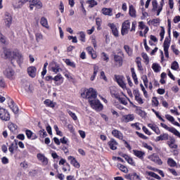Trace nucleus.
I'll use <instances>...</instances> for the list:
<instances>
[{"label": "nucleus", "instance_id": "1", "mask_svg": "<svg viewBox=\"0 0 180 180\" xmlns=\"http://www.w3.org/2000/svg\"><path fill=\"white\" fill-rule=\"evenodd\" d=\"M82 98H85L89 99V102L97 98L98 94H96V91H95L93 88H90L84 91V92L81 94Z\"/></svg>", "mask_w": 180, "mask_h": 180}, {"label": "nucleus", "instance_id": "2", "mask_svg": "<svg viewBox=\"0 0 180 180\" xmlns=\"http://www.w3.org/2000/svg\"><path fill=\"white\" fill-rule=\"evenodd\" d=\"M92 109H94L97 112H101L102 109H103V105L101 103V101L96 98L90 99V102H89Z\"/></svg>", "mask_w": 180, "mask_h": 180}, {"label": "nucleus", "instance_id": "3", "mask_svg": "<svg viewBox=\"0 0 180 180\" xmlns=\"http://www.w3.org/2000/svg\"><path fill=\"white\" fill-rule=\"evenodd\" d=\"M14 61H16L18 64H21L23 61V57L22 56V54L18 51L13 52V58L11 59V62L14 63Z\"/></svg>", "mask_w": 180, "mask_h": 180}, {"label": "nucleus", "instance_id": "4", "mask_svg": "<svg viewBox=\"0 0 180 180\" xmlns=\"http://www.w3.org/2000/svg\"><path fill=\"white\" fill-rule=\"evenodd\" d=\"M129 30H130V21L125 20L122 25L121 34L124 36L129 33Z\"/></svg>", "mask_w": 180, "mask_h": 180}, {"label": "nucleus", "instance_id": "5", "mask_svg": "<svg viewBox=\"0 0 180 180\" xmlns=\"http://www.w3.org/2000/svg\"><path fill=\"white\" fill-rule=\"evenodd\" d=\"M171 43V38L166 37L163 44L165 56L167 58H169V53H168V49H169V44Z\"/></svg>", "mask_w": 180, "mask_h": 180}, {"label": "nucleus", "instance_id": "6", "mask_svg": "<svg viewBox=\"0 0 180 180\" xmlns=\"http://www.w3.org/2000/svg\"><path fill=\"white\" fill-rule=\"evenodd\" d=\"M148 160L150 161H153V162H155V164H158V165H162V160L160 158V156L158 155L153 153V155H150L148 156Z\"/></svg>", "mask_w": 180, "mask_h": 180}, {"label": "nucleus", "instance_id": "7", "mask_svg": "<svg viewBox=\"0 0 180 180\" xmlns=\"http://www.w3.org/2000/svg\"><path fill=\"white\" fill-rule=\"evenodd\" d=\"M134 119H136V117H134V114L124 115L121 117V122L122 123H129V122H133Z\"/></svg>", "mask_w": 180, "mask_h": 180}, {"label": "nucleus", "instance_id": "8", "mask_svg": "<svg viewBox=\"0 0 180 180\" xmlns=\"http://www.w3.org/2000/svg\"><path fill=\"white\" fill-rule=\"evenodd\" d=\"M0 119H1V120H4L5 122H8V120L11 119L9 112H8V111L4 108H0Z\"/></svg>", "mask_w": 180, "mask_h": 180}, {"label": "nucleus", "instance_id": "9", "mask_svg": "<svg viewBox=\"0 0 180 180\" xmlns=\"http://www.w3.org/2000/svg\"><path fill=\"white\" fill-rule=\"evenodd\" d=\"M49 67H51V70L53 72H55V74H57L61 71V68H60V65L54 61L50 63Z\"/></svg>", "mask_w": 180, "mask_h": 180}, {"label": "nucleus", "instance_id": "10", "mask_svg": "<svg viewBox=\"0 0 180 180\" xmlns=\"http://www.w3.org/2000/svg\"><path fill=\"white\" fill-rule=\"evenodd\" d=\"M110 93L112 98H115V99H119L120 95L119 94V91H117V89L115 86L110 87Z\"/></svg>", "mask_w": 180, "mask_h": 180}, {"label": "nucleus", "instance_id": "11", "mask_svg": "<svg viewBox=\"0 0 180 180\" xmlns=\"http://www.w3.org/2000/svg\"><path fill=\"white\" fill-rule=\"evenodd\" d=\"M4 74L7 78L12 79V77L15 75V71L11 67H8L4 71Z\"/></svg>", "mask_w": 180, "mask_h": 180}, {"label": "nucleus", "instance_id": "12", "mask_svg": "<svg viewBox=\"0 0 180 180\" xmlns=\"http://www.w3.org/2000/svg\"><path fill=\"white\" fill-rule=\"evenodd\" d=\"M133 154L139 160H144V157L146 156V152L139 150H133Z\"/></svg>", "mask_w": 180, "mask_h": 180}, {"label": "nucleus", "instance_id": "13", "mask_svg": "<svg viewBox=\"0 0 180 180\" xmlns=\"http://www.w3.org/2000/svg\"><path fill=\"white\" fill-rule=\"evenodd\" d=\"M8 106L11 109V110L13 112V113H18L19 112V108L18 105H15V102H13V100L10 99V102L8 103Z\"/></svg>", "mask_w": 180, "mask_h": 180}, {"label": "nucleus", "instance_id": "14", "mask_svg": "<svg viewBox=\"0 0 180 180\" xmlns=\"http://www.w3.org/2000/svg\"><path fill=\"white\" fill-rule=\"evenodd\" d=\"M5 23L7 27H11L12 25V15L9 13L5 14Z\"/></svg>", "mask_w": 180, "mask_h": 180}, {"label": "nucleus", "instance_id": "15", "mask_svg": "<svg viewBox=\"0 0 180 180\" xmlns=\"http://www.w3.org/2000/svg\"><path fill=\"white\" fill-rule=\"evenodd\" d=\"M36 72H37V69L34 66H31L27 68L28 75H30L31 78L36 77Z\"/></svg>", "mask_w": 180, "mask_h": 180}, {"label": "nucleus", "instance_id": "16", "mask_svg": "<svg viewBox=\"0 0 180 180\" xmlns=\"http://www.w3.org/2000/svg\"><path fill=\"white\" fill-rule=\"evenodd\" d=\"M108 26L110 27L113 36L119 37V30H117V27H116L114 23H109Z\"/></svg>", "mask_w": 180, "mask_h": 180}, {"label": "nucleus", "instance_id": "17", "mask_svg": "<svg viewBox=\"0 0 180 180\" xmlns=\"http://www.w3.org/2000/svg\"><path fill=\"white\" fill-rule=\"evenodd\" d=\"M37 157L38 160L42 162L43 165H47V164H49V159H47L44 155L38 153Z\"/></svg>", "mask_w": 180, "mask_h": 180}, {"label": "nucleus", "instance_id": "18", "mask_svg": "<svg viewBox=\"0 0 180 180\" xmlns=\"http://www.w3.org/2000/svg\"><path fill=\"white\" fill-rule=\"evenodd\" d=\"M68 160L70 161V164L75 167V168H79L81 167V165H79V162L77 161V159L72 156H68Z\"/></svg>", "mask_w": 180, "mask_h": 180}, {"label": "nucleus", "instance_id": "19", "mask_svg": "<svg viewBox=\"0 0 180 180\" xmlns=\"http://www.w3.org/2000/svg\"><path fill=\"white\" fill-rule=\"evenodd\" d=\"M167 145L169 146V148H178V145L175 144V139L172 137H169V141H167Z\"/></svg>", "mask_w": 180, "mask_h": 180}, {"label": "nucleus", "instance_id": "20", "mask_svg": "<svg viewBox=\"0 0 180 180\" xmlns=\"http://www.w3.org/2000/svg\"><path fill=\"white\" fill-rule=\"evenodd\" d=\"M134 95L135 96V100L136 101V102H138V103H139L140 105H143V103H144L143 98H141V96H140V93L139 92V91L135 90L134 91Z\"/></svg>", "mask_w": 180, "mask_h": 180}, {"label": "nucleus", "instance_id": "21", "mask_svg": "<svg viewBox=\"0 0 180 180\" xmlns=\"http://www.w3.org/2000/svg\"><path fill=\"white\" fill-rule=\"evenodd\" d=\"M112 134L114 136V137H116V139H119V140H123V134H122L120 131L114 129L112 131Z\"/></svg>", "mask_w": 180, "mask_h": 180}, {"label": "nucleus", "instance_id": "22", "mask_svg": "<svg viewBox=\"0 0 180 180\" xmlns=\"http://www.w3.org/2000/svg\"><path fill=\"white\" fill-rule=\"evenodd\" d=\"M125 178L129 180H140V176L137 173H132L125 176Z\"/></svg>", "mask_w": 180, "mask_h": 180}, {"label": "nucleus", "instance_id": "23", "mask_svg": "<svg viewBox=\"0 0 180 180\" xmlns=\"http://www.w3.org/2000/svg\"><path fill=\"white\" fill-rule=\"evenodd\" d=\"M108 146L111 150H117V142L115 139H111L108 142Z\"/></svg>", "mask_w": 180, "mask_h": 180}, {"label": "nucleus", "instance_id": "24", "mask_svg": "<svg viewBox=\"0 0 180 180\" xmlns=\"http://www.w3.org/2000/svg\"><path fill=\"white\" fill-rule=\"evenodd\" d=\"M122 157L127 161L128 164H130V165H132L133 167H136V162H134L133 158L129 157L127 155H123Z\"/></svg>", "mask_w": 180, "mask_h": 180}, {"label": "nucleus", "instance_id": "25", "mask_svg": "<svg viewBox=\"0 0 180 180\" xmlns=\"http://www.w3.org/2000/svg\"><path fill=\"white\" fill-rule=\"evenodd\" d=\"M114 60L115 63H117V65H118V67H122V65H123V60L122 59L121 56L115 55Z\"/></svg>", "mask_w": 180, "mask_h": 180}, {"label": "nucleus", "instance_id": "26", "mask_svg": "<svg viewBox=\"0 0 180 180\" xmlns=\"http://www.w3.org/2000/svg\"><path fill=\"white\" fill-rule=\"evenodd\" d=\"M169 136L168 134H162L156 138V141H162L164 140H169Z\"/></svg>", "mask_w": 180, "mask_h": 180}, {"label": "nucleus", "instance_id": "27", "mask_svg": "<svg viewBox=\"0 0 180 180\" xmlns=\"http://www.w3.org/2000/svg\"><path fill=\"white\" fill-rule=\"evenodd\" d=\"M8 127L9 129V130H11L12 131V133H16L17 130H18V125L10 122L8 123Z\"/></svg>", "mask_w": 180, "mask_h": 180}, {"label": "nucleus", "instance_id": "28", "mask_svg": "<svg viewBox=\"0 0 180 180\" xmlns=\"http://www.w3.org/2000/svg\"><path fill=\"white\" fill-rule=\"evenodd\" d=\"M116 80H117L118 85H120V86H121V88H122V89H124L126 88V84L124 83V82H123V79H122V77H117Z\"/></svg>", "mask_w": 180, "mask_h": 180}, {"label": "nucleus", "instance_id": "29", "mask_svg": "<svg viewBox=\"0 0 180 180\" xmlns=\"http://www.w3.org/2000/svg\"><path fill=\"white\" fill-rule=\"evenodd\" d=\"M98 71H99V66L94 65V74L91 77V81H94L95 79V77H96V75L98 74Z\"/></svg>", "mask_w": 180, "mask_h": 180}, {"label": "nucleus", "instance_id": "30", "mask_svg": "<svg viewBox=\"0 0 180 180\" xmlns=\"http://www.w3.org/2000/svg\"><path fill=\"white\" fill-rule=\"evenodd\" d=\"M86 50L88 51V53L91 56V58L95 60V58H96V53H94V48H92L91 46H88L86 48Z\"/></svg>", "mask_w": 180, "mask_h": 180}, {"label": "nucleus", "instance_id": "31", "mask_svg": "<svg viewBox=\"0 0 180 180\" xmlns=\"http://www.w3.org/2000/svg\"><path fill=\"white\" fill-rule=\"evenodd\" d=\"M13 6L15 9H19L23 6V4H22L21 0L14 1L13 3Z\"/></svg>", "mask_w": 180, "mask_h": 180}, {"label": "nucleus", "instance_id": "32", "mask_svg": "<svg viewBox=\"0 0 180 180\" xmlns=\"http://www.w3.org/2000/svg\"><path fill=\"white\" fill-rule=\"evenodd\" d=\"M101 12L103 15H105L108 16H112V8H103Z\"/></svg>", "mask_w": 180, "mask_h": 180}, {"label": "nucleus", "instance_id": "33", "mask_svg": "<svg viewBox=\"0 0 180 180\" xmlns=\"http://www.w3.org/2000/svg\"><path fill=\"white\" fill-rule=\"evenodd\" d=\"M26 92L28 94H32L33 92V87L30 86V83H26L25 84L23 85Z\"/></svg>", "mask_w": 180, "mask_h": 180}, {"label": "nucleus", "instance_id": "34", "mask_svg": "<svg viewBox=\"0 0 180 180\" xmlns=\"http://www.w3.org/2000/svg\"><path fill=\"white\" fill-rule=\"evenodd\" d=\"M86 4H88L89 8H94L98 5V2L95 0H88L86 1Z\"/></svg>", "mask_w": 180, "mask_h": 180}, {"label": "nucleus", "instance_id": "35", "mask_svg": "<svg viewBox=\"0 0 180 180\" xmlns=\"http://www.w3.org/2000/svg\"><path fill=\"white\" fill-rule=\"evenodd\" d=\"M41 25L44 27H46V29H49V22H47V18L42 17L41 18Z\"/></svg>", "mask_w": 180, "mask_h": 180}, {"label": "nucleus", "instance_id": "36", "mask_svg": "<svg viewBox=\"0 0 180 180\" xmlns=\"http://www.w3.org/2000/svg\"><path fill=\"white\" fill-rule=\"evenodd\" d=\"M129 15L131 18H136V9L133 5L129 6Z\"/></svg>", "mask_w": 180, "mask_h": 180}, {"label": "nucleus", "instance_id": "37", "mask_svg": "<svg viewBox=\"0 0 180 180\" xmlns=\"http://www.w3.org/2000/svg\"><path fill=\"white\" fill-rule=\"evenodd\" d=\"M136 63L139 71H143V65H141V58H136Z\"/></svg>", "mask_w": 180, "mask_h": 180}, {"label": "nucleus", "instance_id": "38", "mask_svg": "<svg viewBox=\"0 0 180 180\" xmlns=\"http://www.w3.org/2000/svg\"><path fill=\"white\" fill-rule=\"evenodd\" d=\"M124 49L126 53L128 54V56H131L133 54V50L128 45H124Z\"/></svg>", "mask_w": 180, "mask_h": 180}, {"label": "nucleus", "instance_id": "39", "mask_svg": "<svg viewBox=\"0 0 180 180\" xmlns=\"http://www.w3.org/2000/svg\"><path fill=\"white\" fill-rule=\"evenodd\" d=\"M117 167L119 168V169H120V171L124 172L125 174H127V172H129V169H127V167L122 164H118Z\"/></svg>", "mask_w": 180, "mask_h": 180}, {"label": "nucleus", "instance_id": "40", "mask_svg": "<svg viewBox=\"0 0 180 180\" xmlns=\"http://www.w3.org/2000/svg\"><path fill=\"white\" fill-rule=\"evenodd\" d=\"M152 68L155 72H160V70H161V67L160 65H158V63H153L152 65Z\"/></svg>", "mask_w": 180, "mask_h": 180}, {"label": "nucleus", "instance_id": "41", "mask_svg": "<svg viewBox=\"0 0 180 180\" xmlns=\"http://www.w3.org/2000/svg\"><path fill=\"white\" fill-rule=\"evenodd\" d=\"M39 0H30V11H33V8L37 6Z\"/></svg>", "mask_w": 180, "mask_h": 180}, {"label": "nucleus", "instance_id": "42", "mask_svg": "<svg viewBox=\"0 0 180 180\" xmlns=\"http://www.w3.org/2000/svg\"><path fill=\"white\" fill-rule=\"evenodd\" d=\"M167 164L169 167H176V162L171 158L168 159Z\"/></svg>", "mask_w": 180, "mask_h": 180}, {"label": "nucleus", "instance_id": "43", "mask_svg": "<svg viewBox=\"0 0 180 180\" xmlns=\"http://www.w3.org/2000/svg\"><path fill=\"white\" fill-rule=\"evenodd\" d=\"M44 103L45 105H46V106H49L50 108H54V106H56L54 103L49 99L46 100Z\"/></svg>", "mask_w": 180, "mask_h": 180}, {"label": "nucleus", "instance_id": "44", "mask_svg": "<svg viewBox=\"0 0 180 180\" xmlns=\"http://www.w3.org/2000/svg\"><path fill=\"white\" fill-rule=\"evenodd\" d=\"M148 174V175H150V176H153V178H155V179L161 180V176H160L158 174L153 172H149Z\"/></svg>", "mask_w": 180, "mask_h": 180}, {"label": "nucleus", "instance_id": "45", "mask_svg": "<svg viewBox=\"0 0 180 180\" xmlns=\"http://www.w3.org/2000/svg\"><path fill=\"white\" fill-rule=\"evenodd\" d=\"M65 63V64H67V65H69V67H72V68H75V63H74V62H71V60L66 59Z\"/></svg>", "mask_w": 180, "mask_h": 180}, {"label": "nucleus", "instance_id": "46", "mask_svg": "<svg viewBox=\"0 0 180 180\" xmlns=\"http://www.w3.org/2000/svg\"><path fill=\"white\" fill-rule=\"evenodd\" d=\"M35 39L37 43H39L40 40H43V34H41V33L35 34Z\"/></svg>", "mask_w": 180, "mask_h": 180}, {"label": "nucleus", "instance_id": "47", "mask_svg": "<svg viewBox=\"0 0 180 180\" xmlns=\"http://www.w3.org/2000/svg\"><path fill=\"white\" fill-rule=\"evenodd\" d=\"M39 136L41 137V139H44V137L47 136V132H46V130L41 129L39 131Z\"/></svg>", "mask_w": 180, "mask_h": 180}, {"label": "nucleus", "instance_id": "48", "mask_svg": "<svg viewBox=\"0 0 180 180\" xmlns=\"http://www.w3.org/2000/svg\"><path fill=\"white\" fill-rule=\"evenodd\" d=\"M170 133H173V134H174V136H176L177 137H179L180 139V132L176 130V129L175 128H172V130L170 131Z\"/></svg>", "mask_w": 180, "mask_h": 180}, {"label": "nucleus", "instance_id": "49", "mask_svg": "<svg viewBox=\"0 0 180 180\" xmlns=\"http://www.w3.org/2000/svg\"><path fill=\"white\" fill-rule=\"evenodd\" d=\"M167 26H168V34L169 37L168 39H171V20H167Z\"/></svg>", "mask_w": 180, "mask_h": 180}, {"label": "nucleus", "instance_id": "50", "mask_svg": "<svg viewBox=\"0 0 180 180\" xmlns=\"http://www.w3.org/2000/svg\"><path fill=\"white\" fill-rule=\"evenodd\" d=\"M172 70H176L178 68H179V65H178V63L176 61H174L172 63L171 66Z\"/></svg>", "mask_w": 180, "mask_h": 180}, {"label": "nucleus", "instance_id": "51", "mask_svg": "<svg viewBox=\"0 0 180 180\" xmlns=\"http://www.w3.org/2000/svg\"><path fill=\"white\" fill-rule=\"evenodd\" d=\"M160 126H162L163 129H165V130H167L168 131H170V132L173 129V127H169L166 124H164V123H160Z\"/></svg>", "mask_w": 180, "mask_h": 180}, {"label": "nucleus", "instance_id": "52", "mask_svg": "<svg viewBox=\"0 0 180 180\" xmlns=\"http://www.w3.org/2000/svg\"><path fill=\"white\" fill-rule=\"evenodd\" d=\"M146 27H147V26L144 25V22L143 21L139 22V30H143V29H145Z\"/></svg>", "mask_w": 180, "mask_h": 180}, {"label": "nucleus", "instance_id": "53", "mask_svg": "<svg viewBox=\"0 0 180 180\" xmlns=\"http://www.w3.org/2000/svg\"><path fill=\"white\" fill-rule=\"evenodd\" d=\"M131 127H135L136 130H141V128L140 127V123L136 122L131 124Z\"/></svg>", "mask_w": 180, "mask_h": 180}, {"label": "nucleus", "instance_id": "54", "mask_svg": "<svg viewBox=\"0 0 180 180\" xmlns=\"http://www.w3.org/2000/svg\"><path fill=\"white\" fill-rule=\"evenodd\" d=\"M68 113L73 119V120H77V117L75 113L72 112L71 110H68Z\"/></svg>", "mask_w": 180, "mask_h": 180}, {"label": "nucleus", "instance_id": "55", "mask_svg": "<svg viewBox=\"0 0 180 180\" xmlns=\"http://www.w3.org/2000/svg\"><path fill=\"white\" fill-rule=\"evenodd\" d=\"M162 6H164V1L160 2V6L158 7L157 16H160V13H161V11H162Z\"/></svg>", "mask_w": 180, "mask_h": 180}, {"label": "nucleus", "instance_id": "56", "mask_svg": "<svg viewBox=\"0 0 180 180\" xmlns=\"http://www.w3.org/2000/svg\"><path fill=\"white\" fill-rule=\"evenodd\" d=\"M136 134H137V136H139V137H140V139H143V140L148 139V137L146 136L144 134H143L139 131H136Z\"/></svg>", "mask_w": 180, "mask_h": 180}, {"label": "nucleus", "instance_id": "57", "mask_svg": "<svg viewBox=\"0 0 180 180\" xmlns=\"http://www.w3.org/2000/svg\"><path fill=\"white\" fill-rule=\"evenodd\" d=\"M152 103H153L154 106H158V105H160V102H158L157 97H153Z\"/></svg>", "mask_w": 180, "mask_h": 180}, {"label": "nucleus", "instance_id": "58", "mask_svg": "<svg viewBox=\"0 0 180 180\" xmlns=\"http://www.w3.org/2000/svg\"><path fill=\"white\" fill-rule=\"evenodd\" d=\"M117 100H118L119 102H120V103H122V105H127V101L126 100V98L119 97V98H117Z\"/></svg>", "mask_w": 180, "mask_h": 180}, {"label": "nucleus", "instance_id": "59", "mask_svg": "<svg viewBox=\"0 0 180 180\" xmlns=\"http://www.w3.org/2000/svg\"><path fill=\"white\" fill-rule=\"evenodd\" d=\"M165 117L169 120V122H171V123H174V121L175 120L174 117L171 116L170 115H166Z\"/></svg>", "mask_w": 180, "mask_h": 180}, {"label": "nucleus", "instance_id": "60", "mask_svg": "<svg viewBox=\"0 0 180 180\" xmlns=\"http://www.w3.org/2000/svg\"><path fill=\"white\" fill-rule=\"evenodd\" d=\"M79 35H80V40L83 43H85V33L84 32H80Z\"/></svg>", "mask_w": 180, "mask_h": 180}, {"label": "nucleus", "instance_id": "61", "mask_svg": "<svg viewBox=\"0 0 180 180\" xmlns=\"http://www.w3.org/2000/svg\"><path fill=\"white\" fill-rule=\"evenodd\" d=\"M25 133L27 139H32V136H33V132H32V131L27 129Z\"/></svg>", "mask_w": 180, "mask_h": 180}, {"label": "nucleus", "instance_id": "62", "mask_svg": "<svg viewBox=\"0 0 180 180\" xmlns=\"http://www.w3.org/2000/svg\"><path fill=\"white\" fill-rule=\"evenodd\" d=\"M60 79H63V76H61L60 74L57 75L53 78V81H56V82L60 81Z\"/></svg>", "mask_w": 180, "mask_h": 180}, {"label": "nucleus", "instance_id": "63", "mask_svg": "<svg viewBox=\"0 0 180 180\" xmlns=\"http://www.w3.org/2000/svg\"><path fill=\"white\" fill-rule=\"evenodd\" d=\"M152 5H153V11H158V10H157V5H158V4H157V1L156 0H153L152 1Z\"/></svg>", "mask_w": 180, "mask_h": 180}, {"label": "nucleus", "instance_id": "64", "mask_svg": "<svg viewBox=\"0 0 180 180\" xmlns=\"http://www.w3.org/2000/svg\"><path fill=\"white\" fill-rule=\"evenodd\" d=\"M173 22L174 23H178V22H180V16L179 15L175 16L173 19Z\"/></svg>", "mask_w": 180, "mask_h": 180}]
</instances>
